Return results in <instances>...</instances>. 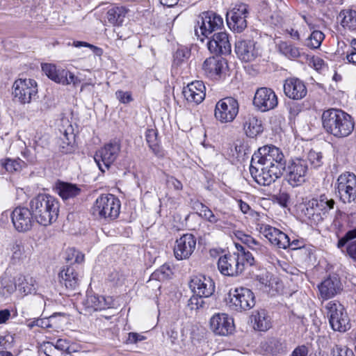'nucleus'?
<instances>
[{
  "label": "nucleus",
  "instance_id": "nucleus-10",
  "mask_svg": "<svg viewBox=\"0 0 356 356\" xmlns=\"http://www.w3.org/2000/svg\"><path fill=\"white\" fill-rule=\"evenodd\" d=\"M238 101L232 97L220 99L216 104L214 115L222 123L232 122L238 113Z\"/></svg>",
  "mask_w": 356,
  "mask_h": 356
},
{
  "label": "nucleus",
  "instance_id": "nucleus-15",
  "mask_svg": "<svg viewBox=\"0 0 356 356\" xmlns=\"http://www.w3.org/2000/svg\"><path fill=\"white\" fill-rule=\"evenodd\" d=\"M308 170L307 161L300 158H296L286 163L285 171L287 173L289 183L298 186L305 181V177Z\"/></svg>",
  "mask_w": 356,
  "mask_h": 356
},
{
  "label": "nucleus",
  "instance_id": "nucleus-2",
  "mask_svg": "<svg viewBox=\"0 0 356 356\" xmlns=\"http://www.w3.org/2000/svg\"><path fill=\"white\" fill-rule=\"evenodd\" d=\"M29 206L35 220L41 225H49L58 218L59 202L50 195H38L30 201Z\"/></svg>",
  "mask_w": 356,
  "mask_h": 356
},
{
  "label": "nucleus",
  "instance_id": "nucleus-17",
  "mask_svg": "<svg viewBox=\"0 0 356 356\" xmlns=\"http://www.w3.org/2000/svg\"><path fill=\"white\" fill-rule=\"evenodd\" d=\"M196 248V238L192 234H186L175 241L174 255L177 260L188 259Z\"/></svg>",
  "mask_w": 356,
  "mask_h": 356
},
{
  "label": "nucleus",
  "instance_id": "nucleus-11",
  "mask_svg": "<svg viewBox=\"0 0 356 356\" xmlns=\"http://www.w3.org/2000/svg\"><path fill=\"white\" fill-rule=\"evenodd\" d=\"M284 171L272 168L263 164H254L251 162L250 172L254 181L261 186H269L280 178Z\"/></svg>",
  "mask_w": 356,
  "mask_h": 356
},
{
  "label": "nucleus",
  "instance_id": "nucleus-44",
  "mask_svg": "<svg viewBox=\"0 0 356 356\" xmlns=\"http://www.w3.org/2000/svg\"><path fill=\"white\" fill-rule=\"evenodd\" d=\"M279 51L288 58H296L300 56L299 49L293 45L286 42H280L278 44Z\"/></svg>",
  "mask_w": 356,
  "mask_h": 356
},
{
  "label": "nucleus",
  "instance_id": "nucleus-38",
  "mask_svg": "<svg viewBox=\"0 0 356 356\" xmlns=\"http://www.w3.org/2000/svg\"><path fill=\"white\" fill-rule=\"evenodd\" d=\"M252 316L254 329L259 331H266L270 327V319L265 309L257 311Z\"/></svg>",
  "mask_w": 356,
  "mask_h": 356
},
{
  "label": "nucleus",
  "instance_id": "nucleus-45",
  "mask_svg": "<svg viewBox=\"0 0 356 356\" xmlns=\"http://www.w3.org/2000/svg\"><path fill=\"white\" fill-rule=\"evenodd\" d=\"M1 165L8 172H13L22 169L25 163L20 159H6L1 160Z\"/></svg>",
  "mask_w": 356,
  "mask_h": 356
},
{
  "label": "nucleus",
  "instance_id": "nucleus-12",
  "mask_svg": "<svg viewBox=\"0 0 356 356\" xmlns=\"http://www.w3.org/2000/svg\"><path fill=\"white\" fill-rule=\"evenodd\" d=\"M249 15V8L245 3L236 4L227 13L226 19L228 26L236 33H241L247 27V17Z\"/></svg>",
  "mask_w": 356,
  "mask_h": 356
},
{
  "label": "nucleus",
  "instance_id": "nucleus-18",
  "mask_svg": "<svg viewBox=\"0 0 356 356\" xmlns=\"http://www.w3.org/2000/svg\"><path fill=\"white\" fill-rule=\"evenodd\" d=\"M212 332L220 336H227L232 333L234 328V320L225 313L214 314L209 321Z\"/></svg>",
  "mask_w": 356,
  "mask_h": 356
},
{
  "label": "nucleus",
  "instance_id": "nucleus-58",
  "mask_svg": "<svg viewBox=\"0 0 356 356\" xmlns=\"http://www.w3.org/2000/svg\"><path fill=\"white\" fill-rule=\"evenodd\" d=\"M286 108L289 111V118L290 120L295 119L301 111L300 106L296 102H289L286 105Z\"/></svg>",
  "mask_w": 356,
  "mask_h": 356
},
{
  "label": "nucleus",
  "instance_id": "nucleus-6",
  "mask_svg": "<svg viewBox=\"0 0 356 356\" xmlns=\"http://www.w3.org/2000/svg\"><path fill=\"white\" fill-rule=\"evenodd\" d=\"M325 308L330 324L334 330L344 332L350 328V319L341 304L336 301H330Z\"/></svg>",
  "mask_w": 356,
  "mask_h": 356
},
{
  "label": "nucleus",
  "instance_id": "nucleus-35",
  "mask_svg": "<svg viewBox=\"0 0 356 356\" xmlns=\"http://www.w3.org/2000/svg\"><path fill=\"white\" fill-rule=\"evenodd\" d=\"M314 204V202L310 200L307 202L302 212L305 217L311 220V222L318 224L322 222L325 218V216L322 215L321 211Z\"/></svg>",
  "mask_w": 356,
  "mask_h": 356
},
{
  "label": "nucleus",
  "instance_id": "nucleus-41",
  "mask_svg": "<svg viewBox=\"0 0 356 356\" xmlns=\"http://www.w3.org/2000/svg\"><path fill=\"white\" fill-rule=\"evenodd\" d=\"M49 347H46L45 353L47 354V352H49L51 354H54V350H58L61 352L60 356H67L70 354V342L66 339H59L56 341V343L54 344L52 342H47Z\"/></svg>",
  "mask_w": 356,
  "mask_h": 356
},
{
  "label": "nucleus",
  "instance_id": "nucleus-28",
  "mask_svg": "<svg viewBox=\"0 0 356 356\" xmlns=\"http://www.w3.org/2000/svg\"><path fill=\"white\" fill-rule=\"evenodd\" d=\"M60 282L64 284L67 289L70 291L76 290L80 282V277L72 266H67L60 273Z\"/></svg>",
  "mask_w": 356,
  "mask_h": 356
},
{
  "label": "nucleus",
  "instance_id": "nucleus-24",
  "mask_svg": "<svg viewBox=\"0 0 356 356\" xmlns=\"http://www.w3.org/2000/svg\"><path fill=\"white\" fill-rule=\"evenodd\" d=\"M284 92L286 97L291 99L299 100L303 99L307 93L305 83L298 78H289L285 80Z\"/></svg>",
  "mask_w": 356,
  "mask_h": 356
},
{
  "label": "nucleus",
  "instance_id": "nucleus-46",
  "mask_svg": "<svg viewBox=\"0 0 356 356\" xmlns=\"http://www.w3.org/2000/svg\"><path fill=\"white\" fill-rule=\"evenodd\" d=\"M324 38L323 32L314 30L307 38L306 45L311 49H317L320 47Z\"/></svg>",
  "mask_w": 356,
  "mask_h": 356
},
{
  "label": "nucleus",
  "instance_id": "nucleus-4",
  "mask_svg": "<svg viewBox=\"0 0 356 356\" xmlns=\"http://www.w3.org/2000/svg\"><path fill=\"white\" fill-rule=\"evenodd\" d=\"M120 201L112 194H102L95 200L92 214L99 219L111 221L116 219L120 211Z\"/></svg>",
  "mask_w": 356,
  "mask_h": 356
},
{
  "label": "nucleus",
  "instance_id": "nucleus-20",
  "mask_svg": "<svg viewBox=\"0 0 356 356\" xmlns=\"http://www.w3.org/2000/svg\"><path fill=\"white\" fill-rule=\"evenodd\" d=\"M211 53L216 55H228L231 53V44L228 34L224 31L215 33L207 42Z\"/></svg>",
  "mask_w": 356,
  "mask_h": 356
},
{
  "label": "nucleus",
  "instance_id": "nucleus-64",
  "mask_svg": "<svg viewBox=\"0 0 356 356\" xmlns=\"http://www.w3.org/2000/svg\"><path fill=\"white\" fill-rule=\"evenodd\" d=\"M308 352V348L306 346H298L293 350L290 356H307Z\"/></svg>",
  "mask_w": 356,
  "mask_h": 356
},
{
  "label": "nucleus",
  "instance_id": "nucleus-52",
  "mask_svg": "<svg viewBox=\"0 0 356 356\" xmlns=\"http://www.w3.org/2000/svg\"><path fill=\"white\" fill-rule=\"evenodd\" d=\"M58 144L59 146V149L62 153L67 154L72 151V141L68 138L66 132H65L63 134L62 138H59Z\"/></svg>",
  "mask_w": 356,
  "mask_h": 356
},
{
  "label": "nucleus",
  "instance_id": "nucleus-36",
  "mask_svg": "<svg viewBox=\"0 0 356 356\" xmlns=\"http://www.w3.org/2000/svg\"><path fill=\"white\" fill-rule=\"evenodd\" d=\"M127 10L122 6H115L107 12L108 21L114 26H121L124 22Z\"/></svg>",
  "mask_w": 356,
  "mask_h": 356
},
{
  "label": "nucleus",
  "instance_id": "nucleus-48",
  "mask_svg": "<svg viewBox=\"0 0 356 356\" xmlns=\"http://www.w3.org/2000/svg\"><path fill=\"white\" fill-rule=\"evenodd\" d=\"M356 239V228L348 231L343 236H340L337 246L339 249H342L346 245H348L349 243H351Z\"/></svg>",
  "mask_w": 356,
  "mask_h": 356
},
{
  "label": "nucleus",
  "instance_id": "nucleus-57",
  "mask_svg": "<svg viewBox=\"0 0 356 356\" xmlns=\"http://www.w3.org/2000/svg\"><path fill=\"white\" fill-rule=\"evenodd\" d=\"M346 59L348 63L356 65V39L352 40L350 47L346 54Z\"/></svg>",
  "mask_w": 356,
  "mask_h": 356
},
{
  "label": "nucleus",
  "instance_id": "nucleus-49",
  "mask_svg": "<svg viewBox=\"0 0 356 356\" xmlns=\"http://www.w3.org/2000/svg\"><path fill=\"white\" fill-rule=\"evenodd\" d=\"M307 163L309 162L311 166L314 168L321 167L323 163V156L321 152H316L315 151H310L307 155Z\"/></svg>",
  "mask_w": 356,
  "mask_h": 356
},
{
  "label": "nucleus",
  "instance_id": "nucleus-9",
  "mask_svg": "<svg viewBox=\"0 0 356 356\" xmlns=\"http://www.w3.org/2000/svg\"><path fill=\"white\" fill-rule=\"evenodd\" d=\"M13 94L16 101L21 104H29L38 94V86L31 79H19L13 85Z\"/></svg>",
  "mask_w": 356,
  "mask_h": 356
},
{
  "label": "nucleus",
  "instance_id": "nucleus-59",
  "mask_svg": "<svg viewBox=\"0 0 356 356\" xmlns=\"http://www.w3.org/2000/svg\"><path fill=\"white\" fill-rule=\"evenodd\" d=\"M65 80L63 82H60L63 85L73 84L74 86H76L80 82V79L76 76L73 73L66 70V75L64 76Z\"/></svg>",
  "mask_w": 356,
  "mask_h": 356
},
{
  "label": "nucleus",
  "instance_id": "nucleus-3",
  "mask_svg": "<svg viewBox=\"0 0 356 356\" xmlns=\"http://www.w3.org/2000/svg\"><path fill=\"white\" fill-rule=\"evenodd\" d=\"M286 161L283 152L278 147L270 145L259 147L252 155L251 162L266 165L272 168H276L285 172Z\"/></svg>",
  "mask_w": 356,
  "mask_h": 356
},
{
  "label": "nucleus",
  "instance_id": "nucleus-54",
  "mask_svg": "<svg viewBox=\"0 0 356 356\" xmlns=\"http://www.w3.org/2000/svg\"><path fill=\"white\" fill-rule=\"evenodd\" d=\"M191 55V51L188 48H179L174 54V61L176 64H181L183 61L188 59Z\"/></svg>",
  "mask_w": 356,
  "mask_h": 356
},
{
  "label": "nucleus",
  "instance_id": "nucleus-25",
  "mask_svg": "<svg viewBox=\"0 0 356 356\" xmlns=\"http://www.w3.org/2000/svg\"><path fill=\"white\" fill-rule=\"evenodd\" d=\"M205 86L202 81H195L184 88L183 95L187 102L199 104L205 98Z\"/></svg>",
  "mask_w": 356,
  "mask_h": 356
},
{
  "label": "nucleus",
  "instance_id": "nucleus-39",
  "mask_svg": "<svg viewBox=\"0 0 356 356\" xmlns=\"http://www.w3.org/2000/svg\"><path fill=\"white\" fill-rule=\"evenodd\" d=\"M346 220L347 215L344 212L340 210L336 211L334 220L331 224V229L335 233L338 238L345 232Z\"/></svg>",
  "mask_w": 356,
  "mask_h": 356
},
{
  "label": "nucleus",
  "instance_id": "nucleus-32",
  "mask_svg": "<svg viewBox=\"0 0 356 356\" xmlns=\"http://www.w3.org/2000/svg\"><path fill=\"white\" fill-rule=\"evenodd\" d=\"M42 70L44 73L52 81L60 83L63 82L64 76L66 75V70L57 67L51 63H44L42 65Z\"/></svg>",
  "mask_w": 356,
  "mask_h": 356
},
{
  "label": "nucleus",
  "instance_id": "nucleus-34",
  "mask_svg": "<svg viewBox=\"0 0 356 356\" xmlns=\"http://www.w3.org/2000/svg\"><path fill=\"white\" fill-rule=\"evenodd\" d=\"M17 284L14 279L7 275L0 277V297L7 299L16 291Z\"/></svg>",
  "mask_w": 356,
  "mask_h": 356
},
{
  "label": "nucleus",
  "instance_id": "nucleus-5",
  "mask_svg": "<svg viewBox=\"0 0 356 356\" xmlns=\"http://www.w3.org/2000/svg\"><path fill=\"white\" fill-rule=\"evenodd\" d=\"M197 25L195 26V34L203 42L213 32L221 29L223 26L222 18L213 11L203 12L198 17Z\"/></svg>",
  "mask_w": 356,
  "mask_h": 356
},
{
  "label": "nucleus",
  "instance_id": "nucleus-19",
  "mask_svg": "<svg viewBox=\"0 0 356 356\" xmlns=\"http://www.w3.org/2000/svg\"><path fill=\"white\" fill-rule=\"evenodd\" d=\"M11 219L17 231L26 232L32 227L35 218L31 209L17 207L12 212Z\"/></svg>",
  "mask_w": 356,
  "mask_h": 356
},
{
  "label": "nucleus",
  "instance_id": "nucleus-33",
  "mask_svg": "<svg viewBox=\"0 0 356 356\" xmlns=\"http://www.w3.org/2000/svg\"><path fill=\"white\" fill-rule=\"evenodd\" d=\"M314 202V205L321 211L322 215L327 218L329 211L334 209L335 201L325 194H322L310 200Z\"/></svg>",
  "mask_w": 356,
  "mask_h": 356
},
{
  "label": "nucleus",
  "instance_id": "nucleus-53",
  "mask_svg": "<svg viewBox=\"0 0 356 356\" xmlns=\"http://www.w3.org/2000/svg\"><path fill=\"white\" fill-rule=\"evenodd\" d=\"M11 261L13 264H16L19 262L23 257L24 252V248L21 244H13L11 248Z\"/></svg>",
  "mask_w": 356,
  "mask_h": 356
},
{
  "label": "nucleus",
  "instance_id": "nucleus-50",
  "mask_svg": "<svg viewBox=\"0 0 356 356\" xmlns=\"http://www.w3.org/2000/svg\"><path fill=\"white\" fill-rule=\"evenodd\" d=\"M278 233L275 238V242L273 243V245L279 248L286 249L290 245L289 237L280 229Z\"/></svg>",
  "mask_w": 356,
  "mask_h": 356
},
{
  "label": "nucleus",
  "instance_id": "nucleus-30",
  "mask_svg": "<svg viewBox=\"0 0 356 356\" xmlns=\"http://www.w3.org/2000/svg\"><path fill=\"white\" fill-rule=\"evenodd\" d=\"M243 128L246 135L250 138L257 136L263 131L261 121L250 114L244 118Z\"/></svg>",
  "mask_w": 356,
  "mask_h": 356
},
{
  "label": "nucleus",
  "instance_id": "nucleus-55",
  "mask_svg": "<svg viewBox=\"0 0 356 356\" xmlns=\"http://www.w3.org/2000/svg\"><path fill=\"white\" fill-rule=\"evenodd\" d=\"M66 254L67 255L65 259L67 261H70L71 263L73 261V258L70 257V255H73V257H74V263L79 264L84 260V255L74 248L67 249L66 251Z\"/></svg>",
  "mask_w": 356,
  "mask_h": 356
},
{
  "label": "nucleus",
  "instance_id": "nucleus-40",
  "mask_svg": "<svg viewBox=\"0 0 356 356\" xmlns=\"http://www.w3.org/2000/svg\"><path fill=\"white\" fill-rule=\"evenodd\" d=\"M146 141L154 154L161 157L163 156V150L159 145L157 131L153 129H147L145 133Z\"/></svg>",
  "mask_w": 356,
  "mask_h": 356
},
{
  "label": "nucleus",
  "instance_id": "nucleus-22",
  "mask_svg": "<svg viewBox=\"0 0 356 356\" xmlns=\"http://www.w3.org/2000/svg\"><path fill=\"white\" fill-rule=\"evenodd\" d=\"M82 305L85 312L90 314L95 311L111 308L113 302L111 297L105 298L102 296L88 294L83 300Z\"/></svg>",
  "mask_w": 356,
  "mask_h": 356
},
{
  "label": "nucleus",
  "instance_id": "nucleus-8",
  "mask_svg": "<svg viewBox=\"0 0 356 356\" xmlns=\"http://www.w3.org/2000/svg\"><path fill=\"white\" fill-rule=\"evenodd\" d=\"M339 199L343 203H350L356 198V176L346 172L337 178L335 184Z\"/></svg>",
  "mask_w": 356,
  "mask_h": 356
},
{
  "label": "nucleus",
  "instance_id": "nucleus-23",
  "mask_svg": "<svg viewBox=\"0 0 356 356\" xmlns=\"http://www.w3.org/2000/svg\"><path fill=\"white\" fill-rule=\"evenodd\" d=\"M320 296L323 300H328L339 293L342 289V284L337 275L329 276L319 285Z\"/></svg>",
  "mask_w": 356,
  "mask_h": 356
},
{
  "label": "nucleus",
  "instance_id": "nucleus-16",
  "mask_svg": "<svg viewBox=\"0 0 356 356\" xmlns=\"http://www.w3.org/2000/svg\"><path fill=\"white\" fill-rule=\"evenodd\" d=\"M278 104L275 92L268 88H260L257 90L253 99L254 106L262 112L275 108Z\"/></svg>",
  "mask_w": 356,
  "mask_h": 356
},
{
  "label": "nucleus",
  "instance_id": "nucleus-1",
  "mask_svg": "<svg viewBox=\"0 0 356 356\" xmlns=\"http://www.w3.org/2000/svg\"><path fill=\"white\" fill-rule=\"evenodd\" d=\"M322 124L325 131L337 138L350 136L355 123L351 115L341 109L330 108L322 114Z\"/></svg>",
  "mask_w": 356,
  "mask_h": 356
},
{
  "label": "nucleus",
  "instance_id": "nucleus-63",
  "mask_svg": "<svg viewBox=\"0 0 356 356\" xmlns=\"http://www.w3.org/2000/svg\"><path fill=\"white\" fill-rule=\"evenodd\" d=\"M166 183L169 187L173 188L177 191H181L183 188L181 182L174 177H168Z\"/></svg>",
  "mask_w": 356,
  "mask_h": 356
},
{
  "label": "nucleus",
  "instance_id": "nucleus-7",
  "mask_svg": "<svg viewBox=\"0 0 356 356\" xmlns=\"http://www.w3.org/2000/svg\"><path fill=\"white\" fill-rule=\"evenodd\" d=\"M229 306L237 312L249 310L255 305V298L251 290L245 287L231 289L228 294Z\"/></svg>",
  "mask_w": 356,
  "mask_h": 356
},
{
  "label": "nucleus",
  "instance_id": "nucleus-26",
  "mask_svg": "<svg viewBox=\"0 0 356 356\" xmlns=\"http://www.w3.org/2000/svg\"><path fill=\"white\" fill-rule=\"evenodd\" d=\"M235 51L238 57L244 62L254 60L259 54L252 40H240L236 42Z\"/></svg>",
  "mask_w": 356,
  "mask_h": 356
},
{
  "label": "nucleus",
  "instance_id": "nucleus-31",
  "mask_svg": "<svg viewBox=\"0 0 356 356\" xmlns=\"http://www.w3.org/2000/svg\"><path fill=\"white\" fill-rule=\"evenodd\" d=\"M56 191L60 197L64 200L74 198L81 193V188L76 184L59 182L56 186Z\"/></svg>",
  "mask_w": 356,
  "mask_h": 356
},
{
  "label": "nucleus",
  "instance_id": "nucleus-27",
  "mask_svg": "<svg viewBox=\"0 0 356 356\" xmlns=\"http://www.w3.org/2000/svg\"><path fill=\"white\" fill-rule=\"evenodd\" d=\"M227 63L225 59L219 57H209L203 63L202 69L204 73L209 77L216 79L227 68Z\"/></svg>",
  "mask_w": 356,
  "mask_h": 356
},
{
  "label": "nucleus",
  "instance_id": "nucleus-37",
  "mask_svg": "<svg viewBox=\"0 0 356 356\" xmlns=\"http://www.w3.org/2000/svg\"><path fill=\"white\" fill-rule=\"evenodd\" d=\"M338 19L343 27L349 30L356 29V11L353 10H341Z\"/></svg>",
  "mask_w": 356,
  "mask_h": 356
},
{
  "label": "nucleus",
  "instance_id": "nucleus-13",
  "mask_svg": "<svg viewBox=\"0 0 356 356\" xmlns=\"http://www.w3.org/2000/svg\"><path fill=\"white\" fill-rule=\"evenodd\" d=\"M120 152V145L117 142L110 143L96 152L94 159L99 169L104 172L116 160Z\"/></svg>",
  "mask_w": 356,
  "mask_h": 356
},
{
  "label": "nucleus",
  "instance_id": "nucleus-43",
  "mask_svg": "<svg viewBox=\"0 0 356 356\" xmlns=\"http://www.w3.org/2000/svg\"><path fill=\"white\" fill-rule=\"evenodd\" d=\"M19 291L24 295L35 292V282L33 277L29 276H19L18 277Z\"/></svg>",
  "mask_w": 356,
  "mask_h": 356
},
{
  "label": "nucleus",
  "instance_id": "nucleus-14",
  "mask_svg": "<svg viewBox=\"0 0 356 356\" xmlns=\"http://www.w3.org/2000/svg\"><path fill=\"white\" fill-rule=\"evenodd\" d=\"M220 273L229 277H237L244 270V264L237 254H225L219 257L217 263Z\"/></svg>",
  "mask_w": 356,
  "mask_h": 356
},
{
  "label": "nucleus",
  "instance_id": "nucleus-21",
  "mask_svg": "<svg viewBox=\"0 0 356 356\" xmlns=\"http://www.w3.org/2000/svg\"><path fill=\"white\" fill-rule=\"evenodd\" d=\"M191 290L197 296L208 298L215 291V284L210 277L198 275L193 277L189 283Z\"/></svg>",
  "mask_w": 356,
  "mask_h": 356
},
{
  "label": "nucleus",
  "instance_id": "nucleus-61",
  "mask_svg": "<svg viewBox=\"0 0 356 356\" xmlns=\"http://www.w3.org/2000/svg\"><path fill=\"white\" fill-rule=\"evenodd\" d=\"M117 99L122 104H128L133 100L131 92L118 90L115 92Z\"/></svg>",
  "mask_w": 356,
  "mask_h": 356
},
{
  "label": "nucleus",
  "instance_id": "nucleus-42",
  "mask_svg": "<svg viewBox=\"0 0 356 356\" xmlns=\"http://www.w3.org/2000/svg\"><path fill=\"white\" fill-rule=\"evenodd\" d=\"M240 234L242 235L241 240L244 244L247 245L249 248L271 257V253L266 247L259 244L254 238L249 235L242 234L241 233H240Z\"/></svg>",
  "mask_w": 356,
  "mask_h": 356
},
{
  "label": "nucleus",
  "instance_id": "nucleus-60",
  "mask_svg": "<svg viewBox=\"0 0 356 356\" xmlns=\"http://www.w3.org/2000/svg\"><path fill=\"white\" fill-rule=\"evenodd\" d=\"M65 80L63 82H60L63 85L73 84L74 86H76L80 82V79L76 76L73 73L66 70V75L64 76Z\"/></svg>",
  "mask_w": 356,
  "mask_h": 356
},
{
  "label": "nucleus",
  "instance_id": "nucleus-29",
  "mask_svg": "<svg viewBox=\"0 0 356 356\" xmlns=\"http://www.w3.org/2000/svg\"><path fill=\"white\" fill-rule=\"evenodd\" d=\"M262 348L267 354L280 355L286 351V343L282 339L270 338L262 344Z\"/></svg>",
  "mask_w": 356,
  "mask_h": 356
},
{
  "label": "nucleus",
  "instance_id": "nucleus-51",
  "mask_svg": "<svg viewBox=\"0 0 356 356\" xmlns=\"http://www.w3.org/2000/svg\"><path fill=\"white\" fill-rule=\"evenodd\" d=\"M56 315H52L49 318H37L34 320L35 326L40 327L42 328H49L53 327H57L56 325Z\"/></svg>",
  "mask_w": 356,
  "mask_h": 356
},
{
  "label": "nucleus",
  "instance_id": "nucleus-56",
  "mask_svg": "<svg viewBox=\"0 0 356 356\" xmlns=\"http://www.w3.org/2000/svg\"><path fill=\"white\" fill-rule=\"evenodd\" d=\"M333 356H355L353 351L347 346H336L332 350Z\"/></svg>",
  "mask_w": 356,
  "mask_h": 356
},
{
  "label": "nucleus",
  "instance_id": "nucleus-62",
  "mask_svg": "<svg viewBox=\"0 0 356 356\" xmlns=\"http://www.w3.org/2000/svg\"><path fill=\"white\" fill-rule=\"evenodd\" d=\"M203 297H195L193 296L189 300L188 305L191 307V309H197L200 307H203L204 301L202 300Z\"/></svg>",
  "mask_w": 356,
  "mask_h": 356
},
{
  "label": "nucleus",
  "instance_id": "nucleus-47",
  "mask_svg": "<svg viewBox=\"0 0 356 356\" xmlns=\"http://www.w3.org/2000/svg\"><path fill=\"white\" fill-rule=\"evenodd\" d=\"M278 229L269 225L261 224L259 227V232L261 233L271 244L275 242V238L278 233Z\"/></svg>",
  "mask_w": 356,
  "mask_h": 356
}]
</instances>
